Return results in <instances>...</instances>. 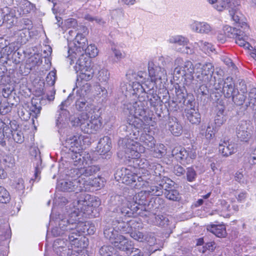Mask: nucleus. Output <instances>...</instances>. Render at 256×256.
<instances>
[{
	"label": "nucleus",
	"mask_w": 256,
	"mask_h": 256,
	"mask_svg": "<svg viewBox=\"0 0 256 256\" xmlns=\"http://www.w3.org/2000/svg\"><path fill=\"white\" fill-rule=\"evenodd\" d=\"M134 94L138 96V100L132 102H128L124 105V112L133 120L140 119L144 124L147 128L152 118L146 116L147 110V101L146 94L142 92L144 89L142 84H135L134 86Z\"/></svg>",
	"instance_id": "nucleus-1"
},
{
	"label": "nucleus",
	"mask_w": 256,
	"mask_h": 256,
	"mask_svg": "<svg viewBox=\"0 0 256 256\" xmlns=\"http://www.w3.org/2000/svg\"><path fill=\"white\" fill-rule=\"evenodd\" d=\"M149 195L147 190L140 191L134 196V204H122L118 206L116 211L120 217H136L138 216L146 217L150 214L149 208H146L150 206V202L148 200Z\"/></svg>",
	"instance_id": "nucleus-2"
},
{
	"label": "nucleus",
	"mask_w": 256,
	"mask_h": 256,
	"mask_svg": "<svg viewBox=\"0 0 256 256\" xmlns=\"http://www.w3.org/2000/svg\"><path fill=\"white\" fill-rule=\"evenodd\" d=\"M82 52V54L70 53L68 58L70 60V64L74 62V59L78 58L74 66L75 70L77 72H79L77 76L76 85L77 87L80 88L82 92L84 91L86 93L90 90V86L88 83H85V82L89 81L92 78L94 72L90 58L84 56Z\"/></svg>",
	"instance_id": "nucleus-3"
},
{
	"label": "nucleus",
	"mask_w": 256,
	"mask_h": 256,
	"mask_svg": "<svg viewBox=\"0 0 256 256\" xmlns=\"http://www.w3.org/2000/svg\"><path fill=\"white\" fill-rule=\"evenodd\" d=\"M91 182L84 180L82 177L72 180H62L58 182L57 189L64 192H74L77 194L83 191L88 190V186L92 184Z\"/></svg>",
	"instance_id": "nucleus-4"
},
{
	"label": "nucleus",
	"mask_w": 256,
	"mask_h": 256,
	"mask_svg": "<svg viewBox=\"0 0 256 256\" xmlns=\"http://www.w3.org/2000/svg\"><path fill=\"white\" fill-rule=\"evenodd\" d=\"M71 218H74V228L70 234H68V238L72 242L79 243V238L82 234L88 233V234H92L94 233V226H90L88 222H77L78 220V213L74 210L70 214Z\"/></svg>",
	"instance_id": "nucleus-5"
},
{
	"label": "nucleus",
	"mask_w": 256,
	"mask_h": 256,
	"mask_svg": "<svg viewBox=\"0 0 256 256\" xmlns=\"http://www.w3.org/2000/svg\"><path fill=\"white\" fill-rule=\"evenodd\" d=\"M88 32V28L85 26H78L75 30L76 38L72 42L69 44L68 54L73 53L75 54H82L83 52L85 44L87 42L84 34Z\"/></svg>",
	"instance_id": "nucleus-6"
},
{
	"label": "nucleus",
	"mask_w": 256,
	"mask_h": 256,
	"mask_svg": "<svg viewBox=\"0 0 256 256\" xmlns=\"http://www.w3.org/2000/svg\"><path fill=\"white\" fill-rule=\"evenodd\" d=\"M144 124L140 119L133 120L128 116L123 121V124L120 126L122 132L129 133L130 138L138 139L142 130L146 129Z\"/></svg>",
	"instance_id": "nucleus-7"
},
{
	"label": "nucleus",
	"mask_w": 256,
	"mask_h": 256,
	"mask_svg": "<svg viewBox=\"0 0 256 256\" xmlns=\"http://www.w3.org/2000/svg\"><path fill=\"white\" fill-rule=\"evenodd\" d=\"M134 138H124L122 142H119L120 146L124 151L126 156L132 158H138L140 156V153L144 152L140 144L134 141Z\"/></svg>",
	"instance_id": "nucleus-8"
},
{
	"label": "nucleus",
	"mask_w": 256,
	"mask_h": 256,
	"mask_svg": "<svg viewBox=\"0 0 256 256\" xmlns=\"http://www.w3.org/2000/svg\"><path fill=\"white\" fill-rule=\"evenodd\" d=\"M79 246L78 242H72L70 240H68L66 239L58 238L54 241L53 248L58 256H69L72 254L73 246L78 248Z\"/></svg>",
	"instance_id": "nucleus-9"
},
{
	"label": "nucleus",
	"mask_w": 256,
	"mask_h": 256,
	"mask_svg": "<svg viewBox=\"0 0 256 256\" xmlns=\"http://www.w3.org/2000/svg\"><path fill=\"white\" fill-rule=\"evenodd\" d=\"M172 153V156L184 165L190 164L196 156L194 150L190 148H185L180 146L175 147Z\"/></svg>",
	"instance_id": "nucleus-10"
},
{
	"label": "nucleus",
	"mask_w": 256,
	"mask_h": 256,
	"mask_svg": "<svg viewBox=\"0 0 256 256\" xmlns=\"http://www.w3.org/2000/svg\"><path fill=\"white\" fill-rule=\"evenodd\" d=\"M78 200L74 202V206L76 210H78V213L82 212L88 216H92L93 214L94 208L91 205V202L89 200L90 196L82 194L78 196Z\"/></svg>",
	"instance_id": "nucleus-11"
},
{
	"label": "nucleus",
	"mask_w": 256,
	"mask_h": 256,
	"mask_svg": "<svg viewBox=\"0 0 256 256\" xmlns=\"http://www.w3.org/2000/svg\"><path fill=\"white\" fill-rule=\"evenodd\" d=\"M150 84L152 85V88L146 84H144L142 85L143 88L144 89L142 92H146V100L147 101V100H148L151 106L154 108L158 107L156 110V113L158 116L161 117L162 103L164 102L160 100V97L155 92V90L153 88L154 84L150 82Z\"/></svg>",
	"instance_id": "nucleus-12"
},
{
	"label": "nucleus",
	"mask_w": 256,
	"mask_h": 256,
	"mask_svg": "<svg viewBox=\"0 0 256 256\" xmlns=\"http://www.w3.org/2000/svg\"><path fill=\"white\" fill-rule=\"evenodd\" d=\"M100 168L95 165L88 166L86 168H78L71 170V174H76L78 178L82 177L84 180H88V182H91L92 184L88 186V189L90 186L94 185L93 180H92L90 178H88L90 176H92L96 174L100 170Z\"/></svg>",
	"instance_id": "nucleus-13"
},
{
	"label": "nucleus",
	"mask_w": 256,
	"mask_h": 256,
	"mask_svg": "<svg viewBox=\"0 0 256 256\" xmlns=\"http://www.w3.org/2000/svg\"><path fill=\"white\" fill-rule=\"evenodd\" d=\"M253 129L250 122L241 121L236 128L237 138L241 142H248L252 136Z\"/></svg>",
	"instance_id": "nucleus-14"
},
{
	"label": "nucleus",
	"mask_w": 256,
	"mask_h": 256,
	"mask_svg": "<svg viewBox=\"0 0 256 256\" xmlns=\"http://www.w3.org/2000/svg\"><path fill=\"white\" fill-rule=\"evenodd\" d=\"M214 66L211 63H206L202 66L200 70L196 73V78L198 80L204 84H208L214 81L212 74Z\"/></svg>",
	"instance_id": "nucleus-15"
},
{
	"label": "nucleus",
	"mask_w": 256,
	"mask_h": 256,
	"mask_svg": "<svg viewBox=\"0 0 256 256\" xmlns=\"http://www.w3.org/2000/svg\"><path fill=\"white\" fill-rule=\"evenodd\" d=\"M148 71L152 82H156L158 80L166 78V72L165 70L156 64L152 61L148 62Z\"/></svg>",
	"instance_id": "nucleus-16"
},
{
	"label": "nucleus",
	"mask_w": 256,
	"mask_h": 256,
	"mask_svg": "<svg viewBox=\"0 0 256 256\" xmlns=\"http://www.w3.org/2000/svg\"><path fill=\"white\" fill-rule=\"evenodd\" d=\"M98 152L103 158L109 159L112 156L111 140L108 136L100 138L98 146Z\"/></svg>",
	"instance_id": "nucleus-17"
},
{
	"label": "nucleus",
	"mask_w": 256,
	"mask_h": 256,
	"mask_svg": "<svg viewBox=\"0 0 256 256\" xmlns=\"http://www.w3.org/2000/svg\"><path fill=\"white\" fill-rule=\"evenodd\" d=\"M146 217H148L147 220L148 224L160 227L167 228L170 224V221L166 215H156L150 212Z\"/></svg>",
	"instance_id": "nucleus-18"
},
{
	"label": "nucleus",
	"mask_w": 256,
	"mask_h": 256,
	"mask_svg": "<svg viewBox=\"0 0 256 256\" xmlns=\"http://www.w3.org/2000/svg\"><path fill=\"white\" fill-rule=\"evenodd\" d=\"M229 7L228 12L232 20L238 24L246 25V22L243 21V15L240 11L239 2L237 0H236L234 4H230Z\"/></svg>",
	"instance_id": "nucleus-19"
},
{
	"label": "nucleus",
	"mask_w": 256,
	"mask_h": 256,
	"mask_svg": "<svg viewBox=\"0 0 256 256\" xmlns=\"http://www.w3.org/2000/svg\"><path fill=\"white\" fill-rule=\"evenodd\" d=\"M226 30H228V32H230V34H228V36L235 38V42L236 44L246 49H250V47L251 46L250 44L243 38L240 34V32L239 30L232 27L227 28Z\"/></svg>",
	"instance_id": "nucleus-20"
},
{
	"label": "nucleus",
	"mask_w": 256,
	"mask_h": 256,
	"mask_svg": "<svg viewBox=\"0 0 256 256\" xmlns=\"http://www.w3.org/2000/svg\"><path fill=\"white\" fill-rule=\"evenodd\" d=\"M68 100L62 102L59 106V109L58 110V113L56 120V124L58 127L60 124H65L66 122L69 119L70 112L66 110Z\"/></svg>",
	"instance_id": "nucleus-21"
},
{
	"label": "nucleus",
	"mask_w": 256,
	"mask_h": 256,
	"mask_svg": "<svg viewBox=\"0 0 256 256\" xmlns=\"http://www.w3.org/2000/svg\"><path fill=\"white\" fill-rule=\"evenodd\" d=\"M81 136L78 135L69 136L67 137L65 141V146L70 152H74V150H80L81 147Z\"/></svg>",
	"instance_id": "nucleus-22"
},
{
	"label": "nucleus",
	"mask_w": 256,
	"mask_h": 256,
	"mask_svg": "<svg viewBox=\"0 0 256 256\" xmlns=\"http://www.w3.org/2000/svg\"><path fill=\"white\" fill-rule=\"evenodd\" d=\"M162 176H156L154 178V182L148 186L146 190L149 194L160 196L162 194V186L161 184Z\"/></svg>",
	"instance_id": "nucleus-23"
},
{
	"label": "nucleus",
	"mask_w": 256,
	"mask_h": 256,
	"mask_svg": "<svg viewBox=\"0 0 256 256\" xmlns=\"http://www.w3.org/2000/svg\"><path fill=\"white\" fill-rule=\"evenodd\" d=\"M112 244L116 248L126 252L130 251L132 246L131 241H129L126 237L120 234Z\"/></svg>",
	"instance_id": "nucleus-24"
},
{
	"label": "nucleus",
	"mask_w": 256,
	"mask_h": 256,
	"mask_svg": "<svg viewBox=\"0 0 256 256\" xmlns=\"http://www.w3.org/2000/svg\"><path fill=\"white\" fill-rule=\"evenodd\" d=\"M182 67L184 73V78L186 84L189 86L194 80V67L193 64L190 61L188 60L184 62V66Z\"/></svg>",
	"instance_id": "nucleus-25"
},
{
	"label": "nucleus",
	"mask_w": 256,
	"mask_h": 256,
	"mask_svg": "<svg viewBox=\"0 0 256 256\" xmlns=\"http://www.w3.org/2000/svg\"><path fill=\"white\" fill-rule=\"evenodd\" d=\"M76 107L79 111H84L88 114L94 113L97 110L94 106L84 98H80L76 102Z\"/></svg>",
	"instance_id": "nucleus-26"
},
{
	"label": "nucleus",
	"mask_w": 256,
	"mask_h": 256,
	"mask_svg": "<svg viewBox=\"0 0 256 256\" xmlns=\"http://www.w3.org/2000/svg\"><path fill=\"white\" fill-rule=\"evenodd\" d=\"M192 30L196 32L208 34L212 31L211 26L206 22L195 21L190 24Z\"/></svg>",
	"instance_id": "nucleus-27"
},
{
	"label": "nucleus",
	"mask_w": 256,
	"mask_h": 256,
	"mask_svg": "<svg viewBox=\"0 0 256 256\" xmlns=\"http://www.w3.org/2000/svg\"><path fill=\"white\" fill-rule=\"evenodd\" d=\"M226 84L222 92L226 98H232L233 95L236 93V91H238V89L236 88L232 78L228 77L226 78Z\"/></svg>",
	"instance_id": "nucleus-28"
},
{
	"label": "nucleus",
	"mask_w": 256,
	"mask_h": 256,
	"mask_svg": "<svg viewBox=\"0 0 256 256\" xmlns=\"http://www.w3.org/2000/svg\"><path fill=\"white\" fill-rule=\"evenodd\" d=\"M95 111L94 113L90 114V134L94 133L98 130L102 125V118L100 117V113L98 110Z\"/></svg>",
	"instance_id": "nucleus-29"
},
{
	"label": "nucleus",
	"mask_w": 256,
	"mask_h": 256,
	"mask_svg": "<svg viewBox=\"0 0 256 256\" xmlns=\"http://www.w3.org/2000/svg\"><path fill=\"white\" fill-rule=\"evenodd\" d=\"M168 127L172 134L175 136H179L182 132V126L176 118H170Z\"/></svg>",
	"instance_id": "nucleus-30"
},
{
	"label": "nucleus",
	"mask_w": 256,
	"mask_h": 256,
	"mask_svg": "<svg viewBox=\"0 0 256 256\" xmlns=\"http://www.w3.org/2000/svg\"><path fill=\"white\" fill-rule=\"evenodd\" d=\"M140 142H142L143 144V149L146 148L148 149H150L154 148L155 146L156 141L154 139V138L146 132H143V130H142V132H140Z\"/></svg>",
	"instance_id": "nucleus-31"
},
{
	"label": "nucleus",
	"mask_w": 256,
	"mask_h": 256,
	"mask_svg": "<svg viewBox=\"0 0 256 256\" xmlns=\"http://www.w3.org/2000/svg\"><path fill=\"white\" fill-rule=\"evenodd\" d=\"M188 120L192 124H198L200 122V116L198 109L195 108H186L185 110Z\"/></svg>",
	"instance_id": "nucleus-32"
},
{
	"label": "nucleus",
	"mask_w": 256,
	"mask_h": 256,
	"mask_svg": "<svg viewBox=\"0 0 256 256\" xmlns=\"http://www.w3.org/2000/svg\"><path fill=\"white\" fill-rule=\"evenodd\" d=\"M218 150L224 156H228L236 152L234 144L226 141L219 144Z\"/></svg>",
	"instance_id": "nucleus-33"
},
{
	"label": "nucleus",
	"mask_w": 256,
	"mask_h": 256,
	"mask_svg": "<svg viewBox=\"0 0 256 256\" xmlns=\"http://www.w3.org/2000/svg\"><path fill=\"white\" fill-rule=\"evenodd\" d=\"M138 176L134 173H132L130 170L126 168L120 176V180L122 182L127 185H131L133 186L134 183L136 182Z\"/></svg>",
	"instance_id": "nucleus-34"
},
{
	"label": "nucleus",
	"mask_w": 256,
	"mask_h": 256,
	"mask_svg": "<svg viewBox=\"0 0 256 256\" xmlns=\"http://www.w3.org/2000/svg\"><path fill=\"white\" fill-rule=\"evenodd\" d=\"M74 218H71L70 216V219L64 218L61 220H58L57 222H58V226L62 230H64L66 233L68 232L70 234L74 228Z\"/></svg>",
	"instance_id": "nucleus-35"
},
{
	"label": "nucleus",
	"mask_w": 256,
	"mask_h": 256,
	"mask_svg": "<svg viewBox=\"0 0 256 256\" xmlns=\"http://www.w3.org/2000/svg\"><path fill=\"white\" fill-rule=\"evenodd\" d=\"M16 2L22 12V14H28L36 9L35 4L28 0H16Z\"/></svg>",
	"instance_id": "nucleus-36"
},
{
	"label": "nucleus",
	"mask_w": 256,
	"mask_h": 256,
	"mask_svg": "<svg viewBox=\"0 0 256 256\" xmlns=\"http://www.w3.org/2000/svg\"><path fill=\"white\" fill-rule=\"evenodd\" d=\"M168 42L174 45L175 49L178 48L179 47H182L184 44H188V38L182 36L176 35L170 36Z\"/></svg>",
	"instance_id": "nucleus-37"
},
{
	"label": "nucleus",
	"mask_w": 256,
	"mask_h": 256,
	"mask_svg": "<svg viewBox=\"0 0 256 256\" xmlns=\"http://www.w3.org/2000/svg\"><path fill=\"white\" fill-rule=\"evenodd\" d=\"M207 230L218 238H224L226 235L224 225H211L208 226Z\"/></svg>",
	"instance_id": "nucleus-38"
},
{
	"label": "nucleus",
	"mask_w": 256,
	"mask_h": 256,
	"mask_svg": "<svg viewBox=\"0 0 256 256\" xmlns=\"http://www.w3.org/2000/svg\"><path fill=\"white\" fill-rule=\"evenodd\" d=\"M104 237L112 244L120 235L118 230L113 227L106 226L104 230Z\"/></svg>",
	"instance_id": "nucleus-39"
},
{
	"label": "nucleus",
	"mask_w": 256,
	"mask_h": 256,
	"mask_svg": "<svg viewBox=\"0 0 256 256\" xmlns=\"http://www.w3.org/2000/svg\"><path fill=\"white\" fill-rule=\"evenodd\" d=\"M14 35L17 38L18 42L21 44H25L28 41L30 37L29 30L26 28H22V29L16 31Z\"/></svg>",
	"instance_id": "nucleus-40"
},
{
	"label": "nucleus",
	"mask_w": 256,
	"mask_h": 256,
	"mask_svg": "<svg viewBox=\"0 0 256 256\" xmlns=\"http://www.w3.org/2000/svg\"><path fill=\"white\" fill-rule=\"evenodd\" d=\"M71 152V158L74 165L78 166V168L83 165L84 159V156L82 154V152L78 150H74V152Z\"/></svg>",
	"instance_id": "nucleus-41"
},
{
	"label": "nucleus",
	"mask_w": 256,
	"mask_h": 256,
	"mask_svg": "<svg viewBox=\"0 0 256 256\" xmlns=\"http://www.w3.org/2000/svg\"><path fill=\"white\" fill-rule=\"evenodd\" d=\"M216 130V126L214 127L212 124H209L207 126L206 131H202L200 132V134H201L203 136H204V138L205 139L207 142H209L210 140L213 138L214 136V134Z\"/></svg>",
	"instance_id": "nucleus-42"
},
{
	"label": "nucleus",
	"mask_w": 256,
	"mask_h": 256,
	"mask_svg": "<svg viewBox=\"0 0 256 256\" xmlns=\"http://www.w3.org/2000/svg\"><path fill=\"white\" fill-rule=\"evenodd\" d=\"M176 100L179 103L184 102L185 97L188 96V93L184 87L179 85L175 86Z\"/></svg>",
	"instance_id": "nucleus-43"
},
{
	"label": "nucleus",
	"mask_w": 256,
	"mask_h": 256,
	"mask_svg": "<svg viewBox=\"0 0 256 256\" xmlns=\"http://www.w3.org/2000/svg\"><path fill=\"white\" fill-rule=\"evenodd\" d=\"M161 184L162 186V194L170 192V190L175 188L174 182L166 177H162Z\"/></svg>",
	"instance_id": "nucleus-44"
},
{
	"label": "nucleus",
	"mask_w": 256,
	"mask_h": 256,
	"mask_svg": "<svg viewBox=\"0 0 256 256\" xmlns=\"http://www.w3.org/2000/svg\"><path fill=\"white\" fill-rule=\"evenodd\" d=\"M114 225L116 226L115 228L120 232L128 234L130 232V228H129L128 221L125 222L124 220H116L114 222Z\"/></svg>",
	"instance_id": "nucleus-45"
},
{
	"label": "nucleus",
	"mask_w": 256,
	"mask_h": 256,
	"mask_svg": "<svg viewBox=\"0 0 256 256\" xmlns=\"http://www.w3.org/2000/svg\"><path fill=\"white\" fill-rule=\"evenodd\" d=\"M232 97V102L237 106L243 104L246 98V94L244 92H240L238 90Z\"/></svg>",
	"instance_id": "nucleus-46"
},
{
	"label": "nucleus",
	"mask_w": 256,
	"mask_h": 256,
	"mask_svg": "<svg viewBox=\"0 0 256 256\" xmlns=\"http://www.w3.org/2000/svg\"><path fill=\"white\" fill-rule=\"evenodd\" d=\"M130 236L133 238L134 239L137 240L138 241H142L144 239L148 240L150 245L154 244L155 242L156 238L152 236L151 238V241L150 240H148L147 238H144V234L139 231L134 230L133 232H130Z\"/></svg>",
	"instance_id": "nucleus-47"
},
{
	"label": "nucleus",
	"mask_w": 256,
	"mask_h": 256,
	"mask_svg": "<svg viewBox=\"0 0 256 256\" xmlns=\"http://www.w3.org/2000/svg\"><path fill=\"white\" fill-rule=\"evenodd\" d=\"M2 16L3 18L2 22H6L10 24H14V16L12 10H10L8 8L6 7L5 8V10L2 12Z\"/></svg>",
	"instance_id": "nucleus-48"
},
{
	"label": "nucleus",
	"mask_w": 256,
	"mask_h": 256,
	"mask_svg": "<svg viewBox=\"0 0 256 256\" xmlns=\"http://www.w3.org/2000/svg\"><path fill=\"white\" fill-rule=\"evenodd\" d=\"M42 110V107L40 104H38L37 102H36L35 100H32V106L30 107V114L32 118H36L38 115L40 114V110ZM33 122L34 121L32 119Z\"/></svg>",
	"instance_id": "nucleus-49"
},
{
	"label": "nucleus",
	"mask_w": 256,
	"mask_h": 256,
	"mask_svg": "<svg viewBox=\"0 0 256 256\" xmlns=\"http://www.w3.org/2000/svg\"><path fill=\"white\" fill-rule=\"evenodd\" d=\"M84 53L86 56H88L89 58H94L98 55V50L94 44H90L86 48V45L84 46V50L82 52V54L84 56Z\"/></svg>",
	"instance_id": "nucleus-50"
},
{
	"label": "nucleus",
	"mask_w": 256,
	"mask_h": 256,
	"mask_svg": "<svg viewBox=\"0 0 256 256\" xmlns=\"http://www.w3.org/2000/svg\"><path fill=\"white\" fill-rule=\"evenodd\" d=\"M114 248L110 245H104L99 250L101 256H112L114 252Z\"/></svg>",
	"instance_id": "nucleus-51"
},
{
	"label": "nucleus",
	"mask_w": 256,
	"mask_h": 256,
	"mask_svg": "<svg viewBox=\"0 0 256 256\" xmlns=\"http://www.w3.org/2000/svg\"><path fill=\"white\" fill-rule=\"evenodd\" d=\"M196 44L206 54H209L210 52H213L214 50L213 46L208 42L199 40Z\"/></svg>",
	"instance_id": "nucleus-52"
},
{
	"label": "nucleus",
	"mask_w": 256,
	"mask_h": 256,
	"mask_svg": "<svg viewBox=\"0 0 256 256\" xmlns=\"http://www.w3.org/2000/svg\"><path fill=\"white\" fill-rule=\"evenodd\" d=\"M10 200L8 192L4 187L0 186V202L7 204Z\"/></svg>",
	"instance_id": "nucleus-53"
},
{
	"label": "nucleus",
	"mask_w": 256,
	"mask_h": 256,
	"mask_svg": "<svg viewBox=\"0 0 256 256\" xmlns=\"http://www.w3.org/2000/svg\"><path fill=\"white\" fill-rule=\"evenodd\" d=\"M170 192L164 193L166 198L173 201H178L180 198V194L176 188L170 190Z\"/></svg>",
	"instance_id": "nucleus-54"
},
{
	"label": "nucleus",
	"mask_w": 256,
	"mask_h": 256,
	"mask_svg": "<svg viewBox=\"0 0 256 256\" xmlns=\"http://www.w3.org/2000/svg\"><path fill=\"white\" fill-rule=\"evenodd\" d=\"M110 78V73L106 69L100 70L98 74V78L100 82L107 83Z\"/></svg>",
	"instance_id": "nucleus-55"
},
{
	"label": "nucleus",
	"mask_w": 256,
	"mask_h": 256,
	"mask_svg": "<svg viewBox=\"0 0 256 256\" xmlns=\"http://www.w3.org/2000/svg\"><path fill=\"white\" fill-rule=\"evenodd\" d=\"M186 170V179L189 182L194 181L197 175L195 170L192 167H189Z\"/></svg>",
	"instance_id": "nucleus-56"
},
{
	"label": "nucleus",
	"mask_w": 256,
	"mask_h": 256,
	"mask_svg": "<svg viewBox=\"0 0 256 256\" xmlns=\"http://www.w3.org/2000/svg\"><path fill=\"white\" fill-rule=\"evenodd\" d=\"M56 80V72L54 70L50 71L46 76V82L48 84L52 86L54 84Z\"/></svg>",
	"instance_id": "nucleus-57"
},
{
	"label": "nucleus",
	"mask_w": 256,
	"mask_h": 256,
	"mask_svg": "<svg viewBox=\"0 0 256 256\" xmlns=\"http://www.w3.org/2000/svg\"><path fill=\"white\" fill-rule=\"evenodd\" d=\"M194 96L191 94H188L186 97H185L184 102H182L184 105L187 106V108H195L194 106Z\"/></svg>",
	"instance_id": "nucleus-58"
},
{
	"label": "nucleus",
	"mask_w": 256,
	"mask_h": 256,
	"mask_svg": "<svg viewBox=\"0 0 256 256\" xmlns=\"http://www.w3.org/2000/svg\"><path fill=\"white\" fill-rule=\"evenodd\" d=\"M12 134L13 139L16 142L20 144L23 142L24 138L20 131H12Z\"/></svg>",
	"instance_id": "nucleus-59"
},
{
	"label": "nucleus",
	"mask_w": 256,
	"mask_h": 256,
	"mask_svg": "<svg viewBox=\"0 0 256 256\" xmlns=\"http://www.w3.org/2000/svg\"><path fill=\"white\" fill-rule=\"evenodd\" d=\"M214 88L216 90H223V88L226 85V80H224L222 78H218L217 80H215V77L214 78Z\"/></svg>",
	"instance_id": "nucleus-60"
},
{
	"label": "nucleus",
	"mask_w": 256,
	"mask_h": 256,
	"mask_svg": "<svg viewBox=\"0 0 256 256\" xmlns=\"http://www.w3.org/2000/svg\"><path fill=\"white\" fill-rule=\"evenodd\" d=\"M176 51L188 54H192L194 53V50L192 47L188 46V44L176 48Z\"/></svg>",
	"instance_id": "nucleus-61"
},
{
	"label": "nucleus",
	"mask_w": 256,
	"mask_h": 256,
	"mask_svg": "<svg viewBox=\"0 0 256 256\" xmlns=\"http://www.w3.org/2000/svg\"><path fill=\"white\" fill-rule=\"evenodd\" d=\"M90 120L83 118V122L81 123V130L85 133L90 134Z\"/></svg>",
	"instance_id": "nucleus-62"
},
{
	"label": "nucleus",
	"mask_w": 256,
	"mask_h": 256,
	"mask_svg": "<svg viewBox=\"0 0 256 256\" xmlns=\"http://www.w3.org/2000/svg\"><path fill=\"white\" fill-rule=\"evenodd\" d=\"M64 25L67 28H72L74 30L76 29L78 26L77 20L74 18H68L65 20Z\"/></svg>",
	"instance_id": "nucleus-63"
},
{
	"label": "nucleus",
	"mask_w": 256,
	"mask_h": 256,
	"mask_svg": "<svg viewBox=\"0 0 256 256\" xmlns=\"http://www.w3.org/2000/svg\"><path fill=\"white\" fill-rule=\"evenodd\" d=\"M128 226L129 228H130V232L137 230V229L138 230L140 228H142L141 224L135 220H128Z\"/></svg>",
	"instance_id": "nucleus-64"
}]
</instances>
